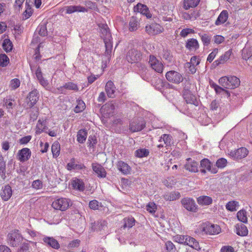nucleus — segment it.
I'll list each match as a JSON object with an SVG mask.
<instances>
[{
  "label": "nucleus",
  "mask_w": 252,
  "mask_h": 252,
  "mask_svg": "<svg viewBox=\"0 0 252 252\" xmlns=\"http://www.w3.org/2000/svg\"><path fill=\"white\" fill-rule=\"evenodd\" d=\"M99 28L100 30L101 37L103 39L105 45V55L110 59L112 49V37L108 26L104 24H100Z\"/></svg>",
  "instance_id": "obj_1"
},
{
  "label": "nucleus",
  "mask_w": 252,
  "mask_h": 252,
  "mask_svg": "<svg viewBox=\"0 0 252 252\" xmlns=\"http://www.w3.org/2000/svg\"><path fill=\"white\" fill-rule=\"evenodd\" d=\"M219 84L223 88L232 89L238 87L240 84L239 79L236 76H223L219 80Z\"/></svg>",
  "instance_id": "obj_2"
},
{
  "label": "nucleus",
  "mask_w": 252,
  "mask_h": 252,
  "mask_svg": "<svg viewBox=\"0 0 252 252\" xmlns=\"http://www.w3.org/2000/svg\"><path fill=\"white\" fill-rule=\"evenodd\" d=\"M220 231V227L218 225L204 223L199 226L195 232L202 234L213 235L218 234Z\"/></svg>",
  "instance_id": "obj_3"
},
{
  "label": "nucleus",
  "mask_w": 252,
  "mask_h": 252,
  "mask_svg": "<svg viewBox=\"0 0 252 252\" xmlns=\"http://www.w3.org/2000/svg\"><path fill=\"white\" fill-rule=\"evenodd\" d=\"M71 205V200L66 198H60L55 200L52 204V207L57 210L64 211Z\"/></svg>",
  "instance_id": "obj_4"
},
{
  "label": "nucleus",
  "mask_w": 252,
  "mask_h": 252,
  "mask_svg": "<svg viewBox=\"0 0 252 252\" xmlns=\"http://www.w3.org/2000/svg\"><path fill=\"white\" fill-rule=\"evenodd\" d=\"M22 240L23 237L17 230L11 231L7 236V243L11 247H17Z\"/></svg>",
  "instance_id": "obj_5"
},
{
  "label": "nucleus",
  "mask_w": 252,
  "mask_h": 252,
  "mask_svg": "<svg viewBox=\"0 0 252 252\" xmlns=\"http://www.w3.org/2000/svg\"><path fill=\"white\" fill-rule=\"evenodd\" d=\"M142 57L141 52L137 49L133 48L129 50L126 56V59L129 63H138Z\"/></svg>",
  "instance_id": "obj_6"
},
{
  "label": "nucleus",
  "mask_w": 252,
  "mask_h": 252,
  "mask_svg": "<svg viewBox=\"0 0 252 252\" xmlns=\"http://www.w3.org/2000/svg\"><path fill=\"white\" fill-rule=\"evenodd\" d=\"M39 95L38 91L34 89L29 93L26 98L27 105L24 107L27 109L32 108L35 104L39 99Z\"/></svg>",
  "instance_id": "obj_7"
},
{
  "label": "nucleus",
  "mask_w": 252,
  "mask_h": 252,
  "mask_svg": "<svg viewBox=\"0 0 252 252\" xmlns=\"http://www.w3.org/2000/svg\"><path fill=\"white\" fill-rule=\"evenodd\" d=\"M149 63L151 67L156 72L159 73L162 72L163 69V64L154 55H150Z\"/></svg>",
  "instance_id": "obj_8"
},
{
  "label": "nucleus",
  "mask_w": 252,
  "mask_h": 252,
  "mask_svg": "<svg viewBox=\"0 0 252 252\" xmlns=\"http://www.w3.org/2000/svg\"><path fill=\"white\" fill-rule=\"evenodd\" d=\"M165 76L168 81L175 84H179L183 80L182 75L174 70L168 71Z\"/></svg>",
  "instance_id": "obj_9"
},
{
  "label": "nucleus",
  "mask_w": 252,
  "mask_h": 252,
  "mask_svg": "<svg viewBox=\"0 0 252 252\" xmlns=\"http://www.w3.org/2000/svg\"><path fill=\"white\" fill-rule=\"evenodd\" d=\"M249 153V151L244 147H242L235 151L230 152L229 155L234 159H239L245 158Z\"/></svg>",
  "instance_id": "obj_10"
},
{
  "label": "nucleus",
  "mask_w": 252,
  "mask_h": 252,
  "mask_svg": "<svg viewBox=\"0 0 252 252\" xmlns=\"http://www.w3.org/2000/svg\"><path fill=\"white\" fill-rule=\"evenodd\" d=\"M30 66L32 71L33 72L34 70V67L32 66L31 65ZM35 74L36 79H37L39 83L42 86L45 88L48 85V82L43 77L42 72L41 71V68L39 66H38L37 67H35Z\"/></svg>",
  "instance_id": "obj_11"
},
{
  "label": "nucleus",
  "mask_w": 252,
  "mask_h": 252,
  "mask_svg": "<svg viewBox=\"0 0 252 252\" xmlns=\"http://www.w3.org/2000/svg\"><path fill=\"white\" fill-rule=\"evenodd\" d=\"M145 122L142 119L135 120L129 125V130L132 132L139 131L145 127Z\"/></svg>",
  "instance_id": "obj_12"
},
{
  "label": "nucleus",
  "mask_w": 252,
  "mask_h": 252,
  "mask_svg": "<svg viewBox=\"0 0 252 252\" xmlns=\"http://www.w3.org/2000/svg\"><path fill=\"white\" fill-rule=\"evenodd\" d=\"M182 204L187 210L195 212L197 210V206L194 200L190 198H184L182 201Z\"/></svg>",
  "instance_id": "obj_13"
},
{
  "label": "nucleus",
  "mask_w": 252,
  "mask_h": 252,
  "mask_svg": "<svg viewBox=\"0 0 252 252\" xmlns=\"http://www.w3.org/2000/svg\"><path fill=\"white\" fill-rule=\"evenodd\" d=\"M146 31L150 34L155 35L162 32L163 28L160 25L154 23L149 26H147Z\"/></svg>",
  "instance_id": "obj_14"
},
{
  "label": "nucleus",
  "mask_w": 252,
  "mask_h": 252,
  "mask_svg": "<svg viewBox=\"0 0 252 252\" xmlns=\"http://www.w3.org/2000/svg\"><path fill=\"white\" fill-rule=\"evenodd\" d=\"M158 141L160 143L158 145V148L170 146L172 143V136L169 134H164L161 135Z\"/></svg>",
  "instance_id": "obj_15"
},
{
  "label": "nucleus",
  "mask_w": 252,
  "mask_h": 252,
  "mask_svg": "<svg viewBox=\"0 0 252 252\" xmlns=\"http://www.w3.org/2000/svg\"><path fill=\"white\" fill-rule=\"evenodd\" d=\"M31 152L28 148H23L18 153V159L21 162L28 160L31 157Z\"/></svg>",
  "instance_id": "obj_16"
},
{
  "label": "nucleus",
  "mask_w": 252,
  "mask_h": 252,
  "mask_svg": "<svg viewBox=\"0 0 252 252\" xmlns=\"http://www.w3.org/2000/svg\"><path fill=\"white\" fill-rule=\"evenodd\" d=\"M184 98L187 103L193 104L195 106H197L198 104L196 96L189 91H186L184 93Z\"/></svg>",
  "instance_id": "obj_17"
},
{
  "label": "nucleus",
  "mask_w": 252,
  "mask_h": 252,
  "mask_svg": "<svg viewBox=\"0 0 252 252\" xmlns=\"http://www.w3.org/2000/svg\"><path fill=\"white\" fill-rule=\"evenodd\" d=\"M200 166L202 168H206L207 171L213 174L218 172L216 167H211V162L207 158H204L200 161Z\"/></svg>",
  "instance_id": "obj_18"
},
{
  "label": "nucleus",
  "mask_w": 252,
  "mask_h": 252,
  "mask_svg": "<svg viewBox=\"0 0 252 252\" xmlns=\"http://www.w3.org/2000/svg\"><path fill=\"white\" fill-rule=\"evenodd\" d=\"M118 169L123 174L127 175L130 173L131 167L126 163L122 160H119L117 163Z\"/></svg>",
  "instance_id": "obj_19"
},
{
  "label": "nucleus",
  "mask_w": 252,
  "mask_h": 252,
  "mask_svg": "<svg viewBox=\"0 0 252 252\" xmlns=\"http://www.w3.org/2000/svg\"><path fill=\"white\" fill-rule=\"evenodd\" d=\"M92 168L94 172L98 177L104 178L106 177V172L104 167L98 163H93Z\"/></svg>",
  "instance_id": "obj_20"
},
{
  "label": "nucleus",
  "mask_w": 252,
  "mask_h": 252,
  "mask_svg": "<svg viewBox=\"0 0 252 252\" xmlns=\"http://www.w3.org/2000/svg\"><path fill=\"white\" fill-rule=\"evenodd\" d=\"M12 194L11 188L9 185H6L2 187L0 193V195L4 201L8 200Z\"/></svg>",
  "instance_id": "obj_21"
},
{
  "label": "nucleus",
  "mask_w": 252,
  "mask_h": 252,
  "mask_svg": "<svg viewBox=\"0 0 252 252\" xmlns=\"http://www.w3.org/2000/svg\"><path fill=\"white\" fill-rule=\"evenodd\" d=\"M42 241L46 245L51 247L53 249H59L60 248V244L53 237H44Z\"/></svg>",
  "instance_id": "obj_22"
},
{
  "label": "nucleus",
  "mask_w": 252,
  "mask_h": 252,
  "mask_svg": "<svg viewBox=\"0 0 252 252\" xmlns=\"http://www.w3.org/2000/svg\"><path fill=\"white\" fill-rule=\"evenodd\" d=\"M185 168L190 172H197L198 171V164L196 161L192 160L190 158H189L187 159V163L185 165Z\"/></svg>",
  "instance_id": "obj_23"
},
{
  "label": "nucleus",
  "mask_w": 252,
  "mask_h": 252,
  "mask_svg": "<svg viewBox=\"0 0 252 252\" xmlns=\"http://www.w3.org/2000/svg\"><path fill=\"white\" fill-rule=\"evenodd\" d=\"M185 241L184 245H188L196 250L200 249L198 242L193 237L187 235Z\"/></svg>",
  "instance_id": "obj_24"
},
{
  "label": "nucleus",
  "mask_w": 252,
  "mask_h": 252,
  "mask_svg": "<svg viewBox=\"0 0 252 252\" xmlns=\"http://www.w3.org/2000/svg\"><path fill=\"white\" fill-rule=\"evenodd\" d=\"M136 10L138 12L145 15L147 18L152 17V14L150 12L149 9L146 5L138 3L136 6Z\"/></svg>",
  "instance_id": "obj_25"
},
{
  "label": "nucleus",
  "mask_w": 252,
  "mask_h": 252,
  "mask_svg": "<svg viewBox=\"0 0 252 252\" xmlns=\"http://www.w3.org/2000/svg\"><path fill=\"white\" fill-rule=\"evenodd\" d=\"M105 91L109 97H115V87L111 81H108L105 85Z\"/></svg>",
  "instance_id": "obj_26"
},
{
  "label": "nucleus",
  "mask_w": 252,
  "mask_h": 252,
  "mask_svg": "<svg viewBox=\"0 0 252 252\" xmlns=\"http://www.w3.org/2000/svg\"><path fill=\"white\" fill-rule=\"evenodd\" d=\"M231 54L232 50H228L227 51L225 52V53L223 55H221L218 60L215 61L214 62V64L215 66H217L220 64L224 63L225 62H226L229 59Z\"/></svg>",
  "instance_id": "obj_27"
},
{
  "label": "nucleus",
  "mask_w": 252,
  "mask_h": 252,
  "mask_svg": "<svg viewBox=\"0 0 252 252\" xmlns=\"http://www.w3.org/2000/svg\"><path fill=\"white\" fill-rule=\"evenodd\" d=\"M140 27L139 20L135 16L130 18L129 22V30L130 32L136 31Z\"/></svg>",
  "instance_id": "obj_28"
},
{
  "label": "nucleus",
  "mask_w": 252,
  "mask_h": 252,
  "mask_svg": "<svg viewBox=\"0 0 252 252\" xmlns=\"http://www.w3.org/2000/svg\"><path fill=\"white\" fill-rule=\"evenodd\" d=\"M228 13L227 10H222L219 15L218 18L215 21L216 26H220L224 24L228 19Z\"/></svg>",
  "instance_id": "obj_29"
},
{
  "label": "nucleus",
  "mask_w": 252,
  "mask_h": 252,
  "mask_svg": "<svg viewBox=\"0 0 252 252\" xmlns=\"http://www.w3.org/2000/svg\"><path fill=\"white\" fill-rule=\"evenodd\" d=\"M107 222L104 220H99L92 223V229L94 231H100L104 229L106 226Z\"/></svg>",
  "instance_id": "obj_30"
},
{
  "label": "nucleus",
  "mask_w": 252,
  "mask_h": 252,
  "mask_svg": "<svg viewBox=\"0 0 252 252\" xmlns=\"http://www.w3.org/2000/svg\"><path fill=\"white\" fill-rule=\"evenodd\" d=\"M71 185L74 189L79 191H83L85 189V184L82 180L75 178L72 180Z\"/></svg>",
  "instance_id": "obj_31"
},
{
  "label": "nucleus",
  "mask_w": 252,
  "mask_h": 252,
  "mask_svg": "<svg viewBox=\"0 0 252 252\" xmlns=\"http://www.w3.org/2000/svg\"><path fill=\"white\" fill-rule=\"evenodd\" d=\"M200 0H184L183 2V8L188 10L190 8H194L199 3Z\"/></svg>",
  "instance_id": "obj_32"
},
{
  "label": "nucleus",
  "mask_w": 252,
  "mask_h": 252,
  "mask_svg": "<svg viewBox=\"0 0 252 252\" xmlns=\"http://www.w3.org/2000/svg\"><path fill=\"white\" fill-rule=\"evenodd\" d=\"M197 201L199 205H209L213 202V199L208 196H200L197 198Z\"/></svg>",
  "instance_id": "obj_33"
},
{
  "label": "nucleus",
  "mask_w": 252,
  "mask_h": 252,
  "mask_svg": "<svg viewBox=\"0 0 252 252\" xmlns=\"http://www.w3.org/2000/svg\"><path fill=\"white\" fill-rule=\"evenodd\" d=\"M186 46L190 50H196L199 48V44L196 39L191 38L188 40Z\"/></svg>",
  "instance_id": "obj_34"
},
{
  "label": "nucleus",
  "mask_w": 252,
  "mask_h": 252,
  "mask_svg": "<svg viewBox=\"0 0 252 252\" xmlns=\"http://www.w3.org/2000/svg\"><path fill=\"white\" fill-rule=\"evenodd\" d=\"M63 89H66L69 90H72L74 91H77L78 88L77 85L73 82H68L65 83L63 86L58 88V90L61 92V93H63Z\"/></svg>",
  "instance_id": "obj_35"
},
{
  "label": "nucleus",
  "mask_w": 252,
  "mask_h": 252,
  "mask_svg": "<svg viewBox=\"0 0 252 252\" xmlns=\"http://www.w3.org/2000/svg\"><path fill=\"white\" fill-rule=\"evenodd\" d=\"M84 166L83 164H78L76 163L75 158H72L70 162L67 163L66 165V169L68 170H71L72 169H81Z\"/></svg>",
  "instance_id": "obj_36"
},
{
  "label": "nucleus",
  "mask_w": 252,
  "mask_h": 252,
  "mask_svg": "<svg viewBox=\"0 0 252 252\" xmlns=\"http://www.w3.org/2000/svg\"><path fill=\"white\" fill-rule=\"evenodd\" d=\"M236 233L239 236H245L248 234V230L247 227L242 224H237L236 226Z\"/></svg>",
  "instance_id": "obj_37"
},
{
  "label": "nucleus",
  "mask_w": 252,
  "mask_h": 252,
  "mask_svg": "<svg viewBox=\"0 0 252 252\" xmlns=\"http://www.w3.org/2000/svg\"><path fill=\"white\" fill-rule=\"evenodd\" d=\"M180 197L178 192H171L164 195L163 197L167 201H173L178 199Z\"/></svg>",
  "instance_id": "obj_38"
},
{
  "label": "nucleus",
  "mask_w": 252,
  "mask_h": 252,
  "mask_svg": "<svg viewBox=\"0 0 252 252\" xmlns=\"http://www.w3.org/2000/svg\"><path fill=\"white\" fill-rule=\"evenodd\" d=\"M237 218L239 221L247 223L248 221L247 211L245 210H240L237 213Z\"/></svg>",
  "instance_id": "obj_39"
},
{
  "label": "nucleus",
  "mask_w": 252,
  "mask_h": 252,
  "mask_svg": "<svg viewBox=\"0 0 252 252\" xmlns=\"http://www.w3.org/2000/svg\"><path fill=\"white\" fill-rule=\"evenodd\" d=\"M87 132L86 130L84 129H80L77 133V140L78 142L80 143H83L87 138Z\"/></svg>",
  "instance_id": "obj_40"
},
{
  "label": "nucleus",
  "mask_w": 252,
  "mask_h": 252,
  "mask_svg": "<svg viewBox=\"0 0 252 252\" xmlns=\"http://www.w3.org/2000/svg\"><path fill=\"white\" fill-rule=\"evenodd\" d=\"M46 124L44 121L39 120L36 126V134H40L46 128Z\"/></svg>",
  "instance_id": "obj_41"
},
{
  "label": "nucleus",
  "mask_w": 252,
  "mask_h": 252,
  "mask_svg": "<svg viewBox=\"0 0 252 252\" xmlns=\"http://www.w3.org/2000/svg\"><path fill=\"white\" fill-rule=\"evenodd\" d=\"M64 9L66 10V13L71 14L76 11H83L82 9H84V8L78 6L70 5L65 7Z\"/></svg>",
  "instance_id": "obj_42"
},
{
  "label": "nucleus",
  "mask_w": 252,
  "mask_h": 252,
  "mask_svg": "<svg viewBox=\"0 0 252 252\" xmlns=\"http://www.w3.org/2000/svg\"><path fill=\"white\" fill-rule=\"evenodd\" d=\"M2 47L6 52H10L12 49V43L9 39H5L2 43Z\"/></svg>",
  "instance_id": "obj_43"
},
{
  "label": "nucleus",
  "mask_w": 252,
  "mask_h": 252,
  "mask_svg": "<svg viewBox=\"0 0 252 252\" xmlns=\"http://www.w3.org/2000/svg\"><path fill=\"white\" fill-rule=\"evenodd\" d=\"M9 63V59L4 54H0V66L6 67Z\"/></svg>",
  "instance_id": "obj_44"
},
{
  "label": "nucleus",
  "mask_w": 252,
  "mask_h": 252,
  "mask_svg": "<svg viewBox=\"0 0 252 252\" xmlns=\"http://www.w3.org/2000/svg\"><path fill=\"white\" fill-rule=\"evenodd\" d=\"M149 150L146 149H138L135 152V156L138 158L147 157L149 155Z\"/></svg>",
  "instance_id": "obj_45"
},
{
  "label": "nucleus",
  "mask_w": 252,
  "mask_h": 252,
  "mask_svg": "<svg viewBox=\"0 0 252 252\" xmlns=\"http://www.w3.org/2000/svg\"><path fill=\"white\" fill-rule=\"evenodd\" d=\"M86 105L84 102L82 100H77V104L74 108L75 113H79L83 111L85 108Z\"/></svg>",
  "instance_id": "obj_46"
},
{
  "label": "nucleus",
  "mask_w": 252,
  "mask_h": 252,
  "mask_svg": "<svg viewBox=\"0 0 252 252\" xmlns=\"http://www.w3.org/2000/svg\"><path fill=\"white\" fill-rule=\"evenodd\" d=\"M124 228H131L135 223V220L133 218H125L124 219Z\"/></svg>",
  "instance_id": "obj_47"
},
{
  "label": "nucleus",
  "mask_w": 252,
  "mask_h": 252,
  "mask_svg": "<svg viewBox=\"0 0 252 252\" xmlns=\"http://www.w3.org/2000/svg\"><path fill=\"white\" fill-rule=\"evenodd\" d=\"M238 206V202L235 201L228 202L225 207L227 210L233 212L236 210V207Z\"/></svg>",
  "instance_id": "obj_48"
},
{
  "label": "nucleus",
  "mask_w": 252,
  "mask_h": 252,
  "mask_svg": "<svg viewBox=\"0 0 252 252\" xmlns=\"http://www.w3.org/2000/svg\"><path fill=\"white\" fill-rule=\"evenodd\" d=\"M52 152L53 157H58L60 152V145L59 143L55 142L52 146Z\"/></svg>",
  "instance_id": "obj_49"
},
{
  "label": "nucleus",
  "mask_w": 252,
  "mask_h": 252,
  "mask_svg": "<svg viewBox=\"0 0 252 252\" xmlns=\"http://www.w3.org/2000/svg\"><path fill=\"white\" fill-rule=\"evenodd\" d=\"M89 207L93 210H98L102 207L101 203H99L96 200H93L89 202Z\"/></svg>",
  "instance_id": "obj_50"
},
{
  "label": "nucleus",
  "mask_w": 252,
  "mask_h": 252,
  "mask_svg": "<svg viewBox=\"0 0 252 252\" xmlns=\"http://www.w3.org/2000/svg\"><path fill=\"white\" fill-rule=\"evenodd\" d=\"M20 85V81L17 78L12 79L10 82L9 87L12 90H15Z\"/></svg>",
  "instance_id": "obj_51"
},
{
  "label": "nucleus",
  "mask_w": 252,
  "mask_h": 252,
  "mask_svg": "<svg viewBox=\"0 0 252 252\" xmlns=\"http://www.w3.org/2000/svg\"><path fill=\"white\" fill-rule=\"evenodd\" d=\"M215 90L218 94L223 93V94H226L228 97L230 96L229 92L218 85L215 86Z\"/></svg>",
  "instance_id": "obj_52"
},
{
  "label": "nucleus",
  "mask_w": 252,
  "mask_h": 252,
  "mask_svg": "<svg viewBox=\"0 0 252 252\" xmlns=\"http://www.w3.org/2000/svg\"><path fill=\"white\" fill-rule=\"evenodd\" d=\"M202 41L203 43V44L205 46H208L211 42V36L207 34H203L200 35Z\"/></svg>",
  "instance_id": "obj_53"
},
{
  "label": "nucleus",
  "mask_w": 252,
  "mask_h": 252,
  "mask_svg": "<svg viewBox=\"0 0 252 252\" xmlns=\"http://www.w3.org/2000/svg\"><path fill=\"white\" fill-rule=\"evenodd\" d=\"M37 30L39 34L41 36H45L47 35V31L46 26L45 25H40L37 28Z\"/></svg>",
  "instance_id": "obj_54"
},
{
  "label": "nucleus",
  "mask_w": 252,
  "mask_h": 252,
  "mask_svg": "<svg viewBox=\"0 0 252 252\" xmlns=\"http://www.w3.org/2000/svg\"><path fill=\"white\" fill-rule=\"evenodd\" d=\"M227 160L224 158H220L217 160L216 162V166L218 168H222L226 166L227 164Z\"/></svg>",
  "instance_id": "obj_55"
},
{
  "label": "nucleus",
  "mask_w": 252,
  "mask_h": 252,
  "mask_svg": "<svg viewBox=\"0 0 252 252\" xmlns=\"http://www.w3.org/2000/svg\"><path fill=\"white\" fill-rule=\"evenodd\" d=\"M147 210L151 214H154L157 210V206L154 202L149 203L147 206Z\"/></svg>",
  "instance_id": "obj_56"
},
{
  "label": "nucleus",
  "mask_w": 252,
  "mask_h": 252,
  "mask_svg": "<svg viewBox=\"0 0 252 252\" xmlns=\"http://www.w3.org/2000/svg\"><path fill=\"white\" fill-rule=\"evenodd\" d=\"M187 235H177L174 237V241L178 243L184 244Z\"/></svg>",
  "instance_id": "obj_57"
},
{
  "label": "nucleus",
  "mask_w": 252,
  "mask_h": 252,
  "mask_svg": "<svg viewBox=\"0 0 252 252\" xmlns=\"http://www.w3.org/2000/svg\"><path fill=\"white\" fill-rule=\"evenodd\" d=\"M218 49H215L208 56L207 61L209 63H211L214 59L217 54L218 53Z\"/></svg>",
  "instance_id": "obj_58"
},
{
  "label": "nucleus",
  "mask_w": 252,
  "mask_h": 252,
  "mask_svg": "<svg viewBox=\"0 0 252 252\" xmlns=\"http://www.w3.org/2000/svg\"><path fill=\"white\" fill-rule=\"evenodd\" d=\"M242 56L243 59L247 60L251 57V52L249 51L248 49H244L242 50Z\"/></svg>",
  "instance_id": "obj_59"
},
{
  "label": "nucleus",
  "mask_w": 252,
  "mask_h": 252,
  "mask_svg": "<svg viewBox=\"0 0 252 252\" xmlns=\"http://www.w3.org/2000/svg\"><path fill=\"white\" fill-rule=\"evenodd\" d=\"M194 32V30L191 29H184L182 30L180 33V35L182 37L187 36L189 33H191Z\"/></svg>",
  "instance_id": "obj_60"
},
{
  "label": "nucleus",
  "mask_w": 252,
  "mask_h": 252,
  "mask_svg": "<svg viewBox=\"0 0 252 252\" xmlns=\"http://www.w3.org/2000/svg\"><path fill=\"white\" fill-rule=\"evenodd\" d=\"M80 241L78 240H74L70 242L68 245V249H72L73 248L77 247L80 244Z\"/></svg>",
  "instance_id": "obj_61"
},
{
  "label": "nucleus",
  "mask_w": 252,
  "mask_h": 252,
  "mask_svg": "<svg viewBox=\"0 0 252 252\" xmlns=\"http://www.w3.org/2000/svg\"><path fill=\"white\" fill-rule=\"evenodd\" d=\"M214 42L219 44L223 42L224 40V37L221 35H217L214 37Z\"/></svg>",
  "instance_id": "obj_62"
},
{
  "label": "nucleus",
  "mask_w": 252,
  "mask_h": 252,
  "mask_svg": "<svg viewBox=\"0 0 252 252\" xmlns=\"http://www.w3.org/2000/svg\"><path fill=\"white\" fill-rule=\"evenodd\" d=\"M32 139V136L31 135H28L22 137L19 140V143L21 144H27Z\"/></svg>",
  "instance_id": "obj_63"
},
{
  "label": "nucleus",
  "mask_w": 252,
  "mask_h": 252,
  "mask_svg": "<svg viewBox=\"0 0 252 252\" xmlns=\"http://www.w3.org/2000/svg\"><path fill=\"white\" fill-rule=\"evenodd\" d=\"M234 251L233 248L230 246H223L220 250L221 252H234Z\"/></svg>",
  "instance_id": "obj_64"
}]
</instances>
